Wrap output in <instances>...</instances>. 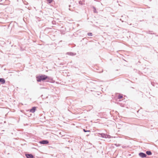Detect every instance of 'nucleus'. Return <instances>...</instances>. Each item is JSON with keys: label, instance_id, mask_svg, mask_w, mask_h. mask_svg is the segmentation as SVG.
Listing matches in <instances>:
<instances>
[{"label": "nucleus", "instance_id": "nucleus-16", "mask_svg": "<svg viewBox=\"0 0 158 158\" xmlns=\"http://www.w3.org/2000/svg\"><path fill=\"white\" fill-rule=\"evenodd\" d=\"M115 145L117 146V147H118V146H120V144H115Z\"/></svg>", "mask_w": 158, "mask_h": 158}, {"label": "nucleus", "instance_id": "nucleus-7", "mask_svg": "<svg viewBox=\"0 0 158 158\" xmlns=\"http://www.w3.org/2000/svg\"><path fill=\"white\" fill-rule=\"evenodd\" d=\"M36 110V107H33L30 110V112L32 113H34Z\"/></svg>", "mask_w": 158, "mask_h": 158}, {"label": "nucleus", "instance_id": "nucleus-1", "mask_svg": "<svg viewBox=\"0 0 158 158\" xmlns=\"http://www.w3.org/2000/svg\"><path fill=\"white\" fill-rule=\"evenodd\" d=\"M36 80L38 82H40L41 81H43L47 79L48 78V77L45 75H41L36 77Z\"/></svg>", "mask_w": 158, "mask_h": 158}, {"label": "nucleus", "instance_id": "nucleus-15", "mask_svg": "<svg viewBox=\"0 0 158 158\" xmlns=\"http://www.w3.org/2000/svg\"><path fill=\"white\" fill-rule=\"evenodd\" d=\"M93 9L94 10V13H97V12L96 11V8L95 7H93Z\"/></svg>", "mask_w": 158, "mask_h": 158}, {"label": "nucleus", "instance_id": "nucleus-14", "mask_svg": "<svg viewBox=\"0 0 158 158\" xmlns=\"http://www.w3.org/2000/svg\"><path fill=\"white\" fill-rule=\"evenodd\" d=\"M83 131L85 132H90V131L89 130H86L85 129H83Z\"/></svg>", "mask_w": 158, "mask_h": 158}, {"label": "nucleus", "instance_id": "nucleus-10", "mask_svg": "<svg viewBox=\"0 0 158 158\" xmlns=\"http://www.w3.org/2000/svg\"><path fill=\"white\" fill-rule=\"evenodd\" d=\"M123 97V96L121 94H119L118 96V98L119 99H120L122 98Z\"/></svg>", "mask_w": 158, "mask_h": 158}, {"label": "nucleus", "instance_id": "nucleus-13", "mask_svg": "<svg viewBox=\"0 0 158 158\" xmlns=\"http://www.w3.org/2000/svg\"><path fill=\"white\" fill-rule=\"evenodd\" d=\"M47 2L48 3H51L52 2V0H48Z\"/></svg>", "mask_w": 158, "mask_h": 158}, {"label": "nucleus", "instance_id": "nucleus-2", "mask_svg": "<svg viewBox=\"0 0 158 158\" xmlns=\"http://www.w3.org/2000/svg\"><path fill=\"white\" fill-rule=\"evenodd\" d=\"M99 134L103 138H109L110 137V135L104 133H99Z\"/></svg>", "mask_w": 158, "mask_h": 158}, {"label": "nucleus", "instance_id": "nucleus-8", "mask_svg": "<svg viewBox=\"0 0 158 158\" xmlns=\"http://www.w3.org/2000/svg\"><path fill=\"white\" fill-rule=\"evenodd\" d=\"M0 82L3 84L5 82V80L4 78H0Z\"/></svg>", "mask_w": 158, "mask_h": 158}, {"label": "nucleus", "instance_id": "nucleus-5", "mask_svg": "<svg viewBox=\"0 0 158 158\" xmlns=\"http://www.w3.org/2000/svg\"><path fill=\"white\" fill-rule=\"evenodd\" d=\"M25 156L27 158H33V156L31 154H25Z\"/></svg>", "mask_w": 158, "mask_h": 158}, {"label": "nucleus", "instance_id": "nucleus-17", "mask_svg": "<svg viewBox=\"0 0 158 158\" xmlns=\"http://www.w3.org/2000/svg\"><path fill=\"white\" fill-rule=\"evenodd\" d=\"M125 146H124V147H123V148H125Z\"/></svg>", "mask_w": 158, "mask_h": 158}, {"label": "nucleus", "instance_id": "nucleus-4", "mask_svg": "<svg viewBox=\"0 0 158 158\" xmlns=\"http://www.w3.org/2000/svg\"><path fill=\"white\" fill-rule=\"evenodd\" d=\"M139 156L142 158L145 157L147 155L144 153L143 152H140L139 153Z\"/></svg>", "mask_w": 158, "mask_h": 158}, {"label": "nucleus", "instance_id": "nucleus-11", "mask_svg": "<svg viewBox=\"0 0 158 158\" xmlns=\"http://www.w3.org/2000/svg\"><path fill=\"white\" fill-rule=\"evenodd\" d=\"M87 35L89 36H92V34L91 33H87Z\"/></svg>", "mask_w": 158, "mask_h": 158}, {"label": "nucleus", "instance_id": "nucleus-3", "mask_svg": "<svg viewBox=\"0 0 158 158\" xmlns=\"http://www.w3.org/2000/svg\"><path fill=\"white\" fill-rule=\"evenodd\" d=\"M39 143L41 144H47L49 143L47 140H43L39 142Z\"/></svg>", "mask_w": 158, "mask_h": 158}, {"label": "nucleus", "instance_id": "nucleus-6", "mask_svg": "<svg viewBox=\"0 0 158 158\" xmlns=\"http://www.w3.org/2000/svg\"><path fill=\"white\" fill-rule=\"evenodd\" d=\"M66 54L68 55L71 56H74L76 55V53H74L71 52H68L66 53Z\"/></svg>", "mask_w": 158, "mask_h": 158}, {"label": "nucleus", "instance_id": "nucleus-9", "mask_svg": "<svg viewBox=\"0 0 158 158\" xmlns=\"http://www.w3.org/2000/svg\"><path fill=\"white\" fill-rule=\"evenodd\" d=\"M147 154L148 155H150L152 154V152L150 151H147L146 152Z\"/></svg>", "mask_w": 158, "mask_h": 158}, {"label": "nucleus", "instance_id": "nucleus-12", "mask_svg": "<svg viewBox=\"0 0 158 158\" xmlns=\"http://www.w3.org/2000/svg\"><path fill=\"white\" fill-rule=\"evenodd\" d=\"M79 3L80 5H82L83 4V3L82 2V1H80L79 2Z\"/></svg>", "mask_w": 158, "mask_h": 158}]
</instances>
